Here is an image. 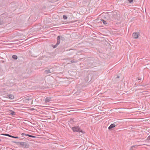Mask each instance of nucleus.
Returning <instances> with one entry per match:
<instances>
[{
  "instance_id": "f257e3e1",
  "label": "nucleus",
  "mask_w": 150,
  "mask_h": 150,
  "mask_svg": "<svg viewBox=\"0 0 150 150\" xmlns=\"http://www.w3.org/2000/svg\"><path fill=\"white\" fill-rule=\"evenodd\" d=\"M60 40H64L65 38L61 36H58L57 38V42L55 45L53 46V48H55L57 47L59 44L60 42Z\"/></svg>"
},
{
  "instance_id": "f03ea898",
  "label": "nucleus",
  "mask_w": 150,
  "mask_h": 150,
  "mask_svg": "<svg viewBox=\"0 0 150 150\" xmlns=\"http://www.w3.org/2000/svg\"><path fill=\"white\" fill-rule=\"evenodd\" d=\"M72 129L74 132H82V131L81 129L78 126H76L73 127Z\"/></svg>"
},
{
  "instance_id": "7ed1b4c3",
  "label": "nucleus",
  "mask_w": 150,
  "mask_h": 150,
  "mask_svg": "<svg viewBox=\"0 0 150 150\" xmlns=\"http://www.w3.org/2000/svg\"><path fill=\"white\" fill-rule=\"evenodd\" d=\"M118 14H117L116 12H113L112 13V20L114 19H118Z\"/></svg>"
},
{
  "instance_id": "20e7f679",
  "label": "nucleus",
  "mask_w": 150,
  "mask_h": 150,
  "mask_svg": "<svg viewBox=\"0 0 150 150\" xmlns=\"http://www.w3.org/2000/svg\"><path fill=\"white\" fill-rule=\"evenodd\" d=\"M133 37L135 39H137L139 37V33H134L132 34Z\"/></svg>"
},
{
  "instance_id": "39448f33",
  "label": "nucleus",
  "mask_w": 150,
  "mask_h": 150,
  "mask_svg": "<svg viewBox=\"0 0 150 150\" xmlns=\"http://www.w3.org/2000/svg\"><path fill=\"white\" fill-rule=\"evenodd\" d=\"M21 143V146L23 147L27 148L28 146V145L26 142H22Z\"/></svg>"
},
{
  "instance_id": "423d86ee",
  "label": "nucleus",
  "mask_w": 150,
  "mask_h": 150,
  "mask_svg": "<svg viewBox=\"0 0 150 150\" xmlns=\"http://www.w3.org/2000/svg\"><path fill=\"white\" fill-rule=\"evenodd\" d=\"M7 98H8H8L10 99H13L14 98V96L11 94H9L7 95Z\"/></svg>"
},
{
  "instance_id": "0eeeda50",
  "label": "nucleus",
  "mask_w": 150,
  "mask_h": 150,
  "mask_svg": "<svg viewBox=\"0 0 150 150\" xmlns=\"http://www.w3.org/2000/svg\"><path fill=\"white\" fill-rule=\"evenodd\" d=\"M7 16L6 14L3 13V14H1L0 16V18H2V20H3L4 18H5Z\"/></svg>"
},
{
  "instance_id": "6e6552de",
  "label": "nucleus",
  "mask_w": 150,
  "mask_h": 150,
  "mask_svg": "<svg viewBox=\"0 0 150 150\" xmlns=\"http://www.w3.org/2000/svg\"><path fill=\"white\" fill-rule=\"evenodd\" d=\"M51 98L50 97H46L45 98V102L47 103L51 101Z\"/></svg>"
},
{
  "instance_id": "1a4fd4ad",
  "label": "nucleus",
  "mask_w": 150,
  "mask_h": 150,
  "mask_svg": "<svg viewBox=\"0 0 150 150\" xmlns=\"http://www.w3.org/2000/svg\"><path fill=\"white\" fill-rule=\"evenodd\" d=\"M116 126L115 125V124H111L110 126L108 127L109 129H112V128H114Z\"/></svg>"
},
{
  "instance_id": "9d476101",
  "label": "nucleus",
  "mask_w": 150,
  "mask_h": 150,
  "mask_svg": "<svg viewBox=\"0 0 150 150\" xmlns=\"http://www.w3.org/2000/svg\"><path fill=\"white\" fill-rule=\"evenodd\" d=\"M13 142L16 144L17 145H21V143H22V142Z\"/></svg>"
},
{
  "instance_id": "9b49d317",
  "label": "nucleus",
  "mask_w": 150,
  "mask_h": 150,
  "mask_svg": "<svg viewBox=\"0 0 150 150\" xmlns=\"http://www.w3.org/2000/svg\"><path fill=\"white\" fill-rule=\"evenodd\" d=\"M45 73L46 74H48L50 73H51L50 72V70L49 69L46 70L45 71Z\"/></svg>"
},
{
  "instance_id": "f8f14e48",
  "label": "nucleus",
  "mask_w": 150,
  "mask_h": 150,
  "mask_svg": "<svg viewBox=\"0 0 150 150\" xmlns=\"http://www.w3.org/2000/svg\"><path fill=\"white\" fill-rule=\"evenodd\" d=\"M12 57L14 59H16L18 58L17 56L15 55H13L12 56Z\"/></svg>"
},
{
  "instance_id": "ddd939ff",
  "label": "nucleus",
  "mask_w": 150,
  "mask_h": 150,
  "mask_svg": "<svg viewBox=\"0 0 150 150\" xmlns=\"http://www.w3.org/2000/svg\"><path fill=\"white\" fill-rule=\"evenodd\" d=\"M25 136H28L30 137H32V138H35V137L34 136L31 135H29L28 134H26L25 135Z\"/></svg>"
},
{
  "instance_id": "4468645a",
  "label": "nucleus",
  "mask_w": 150,
  "mask_h": 150,
  "mask_svg": "<svg viewBox=\"0 0 150 150\" xmlns=\"http://www.w3.org/2000/svg\"><path fill=\"white\" fill-rule=\"evenodd\" d=\"M101 21H102L103 23L104 24V25H106L107 24V23L106 21H105L104 20L102 19H101Z\"/></svg>"
},
{
  "instance_id": "2eb2a0df",
  "label": "nucleus",
  "mask_w": 150,
  "mask_h": 150,
  "mask_svg": "<svg viewBox=\"0 0 150 150\" xmlns=\"http://www.w3.org/2000/svg\"><path fill=\"white\" fill-rule=\"evenodd\" d=\"M4 23L3 20H2V18H0V25H2Z\"/></svg>"
},
{
  "instance_id": "dca6fc26",
  "label": "nucleus",
  "mask_w": 150,
  "mask_h": 150,
  "mask_svg": "<svg viewBox=\"0 0 150 150\" xmlns=\"http://www.w3.org/2000/svg\"><path fill=\"white\" fill-rule=\"evenodd\" d=\"M11 115H16V113L15 112L12 110H11Z\"/></svg>"
},
{
  "instance_id": "f3484780",
  "label": "nucleus",
  "mask_w": 150,
  "mask_h": 150,
  "mask_svg": "<svg viewBox=\"0 0 150 150\" xmlns=\"http://www.w3.org/2000/svg\"><path fill=\"white\" fill-rule=\"evenodd\" d=\"M1 135H4V136H7L9 137H10V134H1Z\"/></svg>"
},
{
  "instance_id": "a211bd4d",
  "label": "nucleus",
  "mask_w": 150,
  "mask_h": 150,
  "mask_svg": "<svg viewBox=\"0 0 150 150\" xmlns=\"http://www.w3.org/2000/svg\"><path fill=\"white\" fill-rule=\"evenodd\" d=\"M63 18L64 20H66L67 18V16L65 15L63 16Z\"/></svg>"
},
{
  "instance_id": "6ab92c4d",
  "label": "nucleus",
  "mask_w": 150,
  "mask_h": 150,
  "mask_svg": "<svg viewBox=\"0 0 150 150\" xmlns=\"http://www.w3.org/2000/svg\"><path fill=\"white\" fill-rule=\"evenodd\" d=\"M137 146L136 145H134L132 146L130 149V150H132L133 147H135V146Z\"/></svg>"
},
{
  "instance_id": "aec40b11",
  "label": "nucleus",
  "mask_w": 150,
  "mask_h": 150,
  "mask_svg": "<svg viewBox=\"0 0 150 150\" xmlns=\"http://www.w3.org/2000/svg\"><path fill=\"white\" fill-rule=\"evenodd\" d=\"M49 70H50V73H52L53 72V70L52 69H50Z\"/></svg>"
},
{
  "instance_id": "412c9836",
  "label": "nucleus",
  "mask_w": 150,
  "mask_h": 150,
  "mask_svg": "<svg viewBox=\"0 0 150 150\" xmlns=\"http://www.w3.org/2000/svg\"><path fill=\"white\" fill-rule=\"evenodd\" d=\"M133 1V0H128L129 2L130 3H131Z\"/></svg>"
},
{
  "instance_id": "4be33fe9",
  "label": "nucleus",
  "mask_w": 150,
  "mask_h": 150,
  "mask_svg": "<svg viewBox=\"0 0 150 150\" xmlns=\"http://www.w3.org/2000/svg\"><path fill=\"white\" fill-rule=\"evenodd\" d=\"M76 62V61H74V60H71V63H75Z\"/></svg>"
},
{
  "instance_id": "5701e85b",
  "label": "nucleus",
  "mask_w": 150,
  "mask_h": 150,
  "mask_svg": "<svg viewBox=\"0 0 150 150\" xmlns=\"http://www.w3.org/2000/svg\"><path fill=\"white\" fill-rule=\"evenodd\" d=\"M10 137H11V138H15V136H11V135H10Z\"/></svg>"
},
{
  "instance_id": "b1692460",
  "label": "nucleus",
  "mask_w": 150,
  "mask_h": 150,
  "mask_svg": "<svg viewBox=\"0 0 150 150\" xmlns=\"http://www.w3.org/2000/svg\"><path fill=\"white\" fill-rule=\"evenodd\" d=\"M26 134H25L24 133H22L21 134V135H22V136H23V135H25Z\"/></svg>"
},
{
  "instance_id": "393cba45",
  "label": "nucleus",
  "mask_w": 150,
  "mask_h": 150,
  "mask_svg": "<svg viewBox=\"0 0 150 150\" xmlns=\"http://www.w3.org/2000/svg\"><path fill=\"white\" fill-rule=\"evenodd\" d=\"M147 139L148 140H150V136H149L148 137Z\"/></svg>"
},
{
  "instance_id": "a878e982",
  "label": "nucleus",
  "mask_w": 150,
  "mask_h": 150,
  "mask_svg": "<svg viewBox=\"0 0 150 150\" xmlns=\"http://www.w3.org/2000/svg\"><path fill=\"white\" fill-rule=\"evenodd\" d=\"M19 138L18 137H15V138L18 139Z\"/></svg>"
},
{
  "instance_id": "bb28decb",
  "label": "nucleus",
  "mask_w": 150,
  "mask_h": 150,
  "mask_svg": "<svg viewBox=\"0 0 150 150\" xmlns=\"http://www.w3.org/2000/svg\"><path fill=\"white\" fill-rule=\"evenodd\" d=\"M138 80H140V79L139 78V77L138 78Z\"/></svg>"
},
{
  "instance_id": "cd10ccee",
  "label": "nucleus",
  "mask_w": 150,
  "mask_h": 150,
  "mask_svg": "<svg viewBox=\"0 0 150 150\" xmlns=\"http://www.w3.org/2000/svg\"><path fill=\"white\" fill-rule=\"evenodd\" d=\"M117 78H120V76H117Z\"/></svg>"
},
{
  "instance_id": "c85d7f7f",
  "label": "nucleus",
  "mask_w": 150,
  "mask_h": 150,
  "mask_svg": "<svg viewBox=\"0 0 150 150\" xmlns=\"http://www.w3.org/2000/svg\"><path fill=\"white\" fill-rule=\"evenodd\" d=\"M1 141V140L0 139V141Z\"/></svg>"
}]
</instances>
